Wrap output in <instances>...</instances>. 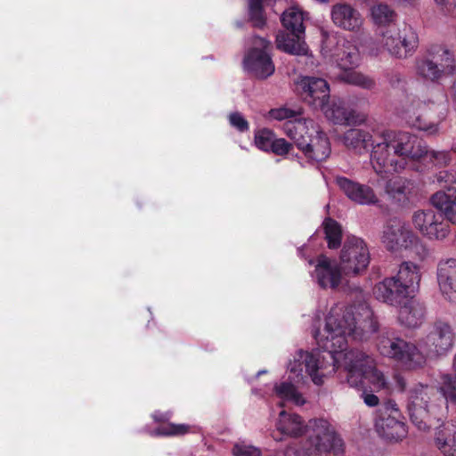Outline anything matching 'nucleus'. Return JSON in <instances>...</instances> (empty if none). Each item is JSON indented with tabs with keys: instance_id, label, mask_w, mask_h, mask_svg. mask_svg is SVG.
<instances>
[{
	"instance_id": "obj_34",
	"label": "nucleus",
	"mask_w": 456,
	"mask_h": 456,
	"mask_svg": "<svg viewBox=\"0 0 456 456\" xmlns=\"http://www.w3.org/2000/svg\"><path fill=\"white\" fill-rule=\"evenodd\" d=\"M385 191L390 198L401 201L411 192V182L401 176L393 177L387 182Z\"/></svg>"
},
{
	"instance_id": "obj_41",
	"label": "nucleus",
	"mask_w": 456,
	"mask_h": 456,
	"mask_svg": "<svg viewBox=\"0 0 456 456\" xmlns=\"http://www.w3.org/2000/svg\"><path fill=\"white\" fill-rule=\"evenodd\" d=\"M301 114V110L297 109H289L287 107H281L277 109H272L268 113V118L272 120L282 121L285 119H289L288 121H292L290 118L299 116ZM294 119L293 121H295Z\"/></svg>"
},
{
	"instance_id": "obj_48",
	"label": "nucleus",
	"mask_w": 456,
	"mask_h": 456,
	"mask_svg": "<svg viewBox=\"0 0 456 456\" xmlns=\"http://www.w3.org/2000/svg\"><path fill=\"white\" fill-rule=\"evenodd\" d=\"M447 175H448L447 173L440 172L439 175H437V181L438 182H443L444 180L445 182H447L448 181L446 179Z\"/></svg>"
},
{
	"instance_id": "obj_16",
	"label": "nucleus",
	"mask_w": 456,
	"mask_h": 456,
	"mask_svg": "<svg viewBox=\"0 0 456 456\" xmlns=\"http://www.w3.org/2000/svg\"><path fill=\"white\" fill-rule=\"evenodd\" d=\"M429 114L426 102L413 100L403 106L401 115L410 126L434 134L438 132V122L431 120Z\"/></svg>"
},
{
	"instance_id": "obj_20",
	"label": "nucleus",
	"mask_w": 456,
	"mask_h": 456,
	"mask_svg": "<svg viewBox=\"0 0 456 456\" xmlns=\"http://www.w3.org/2000/svg\"><path fill=\"white\" fill-rule=\"evenodd\" d=\"M436 279L444 299L456 305V258H446L438 262Z\"/></svg>"
},
{
	"instance_id": "obj_32",
	"label": "nucleus",
	"mask_w": 456,
	"mask_h": 456,
	"mask_svg": "<svg viewBox=\"0 0 456 456\" xmlns=\"http://www.w3.org/2000/svg\"><path fill=\"white\" fill-rule=\"evenodd\" d=\"M304 15L297 6H292L283 12L281 23L294 34H305Z\"/></svg>"
},
{
	"instance_id": "obj_17",
	"label": "nucleus",
	"mask_w": 456,
	"mask_h": 456,
	"mask_svg": "<svg viewBox=\"0 0 456 456\" xmlns=\"http://www.w3.org/2000/svg\"><path fill=\"white\" fill-rule=\"evenodd\" d=\"M312 277L320 287L332 289L338 288L346 278L340 264L324 255L317 257Z\"/></svg>"
},
{
	"instance_id": "obj_11",
	"label": "nucleus",
	"mask_w": 456,
	"mask_h": 456,
	"mask_svg": "<svg viewBox=\"0 0 456 456\" xmlns=\"http://www.w3.org/2000/svg\"><path fill=\"white\" fill-rule=\"evenodd\" d=\"M418 76L431 82H437L444 76L456 72L454 53L444 45H432L426 53L416 59Z\"/></svg>"
},
{
	"instance_id": "obj_37",
	"label": "nucleus",
	"mask_w": 456,
	"mask_h": 456,
	"mask_svg": "<svg viewBox=\"0 0 456 456\" xmlns=\"http://www.w3.org/2000/svg\"><path fill=\"white\" fill-rule=\"evenodd\" d=\"M440 392L448 403L456 404V376L444 375Z\"/></svg>"
},
{
	"instance_id": "obj_5",
	"label": "nucleus",
	"mask_w": 456,
	"mask_h": 456,
	"mask_svg": "<svg viewBox=\"0 0 456 456\" xmlns=\"http://www.w3.org/2000/svg\"><path fill=\"white\" fill-rule=\"evenodd\" d=\"M283 130L307 159L319 162L330 156L331 149L329 138L314 120L298 118L287 121Z\"/></svg>"
},
{
	"instance_id": "obj_40",
	"label": "nucleus",
	"mask_w": 456,
	"mask_h": 456,
	"mask_svg": "<svg viewBox=\"0 0 456 456\" xmlns=\"http://www.w3.org/2000/svg\"><path fill=\"white\" fill-rule=\"evenodd\" d=\"M190 426L185 424H173L168 423L163 425L151 432L152 436H180L188 433Z\"/></svg>"
},
{
	"instance_id": "obj_21",
	"label": "nucleus",
	"mask_w": 456,
	"mask_h": 456,
	"mask_svg": "<svg viewBox=\"0 0 456 456\" xmlns=\"http://www.w3.org/2000/svg\"><path fill=\"white\" fill-rule=\"evenodd\" d=\"M336 183L346 196L356 204L370 206L376 205L379 201L373 189L366 184L343 176L337 177Z\"/></svg>"
},
{
	"instance_id": "obj_3",
	"label": "nucleus",
	"mask_w": 456,
	"mask_h": 456,
	"mask_svg": "<svg viewBox=\"0 0 456 456\" xmlns=\"http://www.w3.org/2000/svg\"><path fill=\"white\" fill-rule=\"evenodd\" d=\"M387 144L394 151L388 158L384 146L376 154L377 164L384 167L385 163L394 167L393 173H399L406 168L409 162L422 164L425 168L443 167L450 164L452 155L447 151H428L424 142L417 136L406 132L387 134ZM387 147V145H385Z\"/></svg>"
},
{
	"instance_id": "obj_50",
	"label": "nucleus",
	"mask_w": 456,
	"mask_h": 456,
	"mask_svg": "<svg viewBox=\"0 0 456 456\" xmlns=\"http://www.w3.org/2000/svg\"><path fill=\"white\" fill-rule=\"evenodd\" d=\"M452 367H453L454 370L456 371V354H454V357H453Z\"/></svg>"
},
{
	"instance_id": "obj_25",
	"label": "nucleus",
	"mask_w": 456,
	"mask_h": 456,
	"mask_svg": "<svg viewBox=\"0 0 456 456\" xmlns=\"http://www.w3.org/2000/svg\"><path fill=\"white\" fill-rule=\"evenodd\" d=\"M434 444L444 456H456V421L444 422L435 429Z\"/></svg>"
},
{
	"instance_id": "obj_12",
	"label": "nucleus",
	"mask_w": 456,
	"mask_h": 456,
	"mask_svg": "<svg viewBox=\"0 0 456 456\" xmlns=\"http://www.w3.org/2000/svg\"><path fill=\"white\" fill-rule=\"evenodd\" d=\"M370 261L365 241L356 236H347L339 255V264L346 277H357L365 273Z\"/></svg>"
},
{
	"instance_id": "obj_13",
	"label": "nucleus",
	"mask_w": 456,
	"mask_h": 456,
	"mask_svg": "<svg viewBox=\"0 0 456 456\" xmlns=\"http://www.w3.org/2000/svg\"><path fill=\"white\" fill-rule=\"evenodd\" d=\"M248 50L243 59L244 69L257 78L265 79L273 74L275 68L267 49L270 43L263 37L248 39Z\"/></svg>"
},
{
	"instance_id": "obj_52",
	"label": "nucleus",
	"mask_w": 456,
	"mask_h": 456,
	"mask_svg": "<svg viewBox=\"0 0 456 456\" xmlns=\"http://www.w3.org/2000/svg\"><path fill=\"white\" fill-rule=\"evenodd\" d=\"M265 372H266L265 370H260V371L257 372V376H259V375H261L263 373H265Z\"/></svg>"
},
{
	"instance_id": "obj_35",
	"label": "nucleus",
	"mask_w": 456,
	"mask_h": 456,
	"mask_svg": "<svg viewBox=\"0 0 456 456\" xmlns=\"http://www.w3.org/2000/svg\"><path fill=\"white\" fill-rule=\"evenodd\" d=\"M325 237L330 248H337L341 244L342 230L338 222L326 219L323 223Z\"/></svg>"
},
{
	"instance_id": "obj_44",
	"label": "nucleus",
	"mask_w": 456,
	"mask_h": 456,
	"mask_svg": "<svg viewBox=\"0 0 456 456\" xmlns=\"http://www.w3.org/2000/svg\"><path fill=\"white\" fill-rule=\"evenodd\" d=\"M291 148L292 144L288 142L285 139L275 137L270 151L276 155L283 156L288 154Z\"/></svg>"
},
{
	"instance_id": "obj_18",
	"label": "nucleus",
	"mask_w": 456,
	"mask_h": 456,
	"mask_svg": "<svg viewBox=\"0 0 456 456\" xmlns=\"http://www.w3.org/2000/svg\"><path fill=\"white\" fill-rule=\"evenodd\" d=\"M303 99L315 109H322L329 102L330 86L323 78L303 77L297 82Z\"/></svg>"
},
{
	"instance_id": "obj_33",
	"label": "nucleus",
	"mask_w": 456,
	"mask_h": 456,
	"mask_svg": "<svg viewBox=\"0 0 456 456\" xmlns=\"http://www.w3.org/2000/svg\"><path fill=\"white\" fill-rule=\"evenodd\" d=\"M370 18L378 27H388L396 20L395 12L386 4H378L370 8Z\"/></svg>"
},
{
	"instance_id": "obj_1",
	"label": "nucleus",
	"mask_w": 456,
	"mask_h": 456,
	"mask_svg": "<svg viewBox=\"0 0 456 456\" xmlns=\"http://www.w3.org/2000/svg\"><path fill=\"white\" fill-rule=\"evenodd\" d=\"M364 322H358L352 306L337 304L328 313L324 326L314 332L320 350H298L289 360L287 371L293 375L297 382L303 381V368L312 382L316 386L324 384L326 379L338 370H345L344 354L347 353L349 339L362 340L365 333L375 332L377 322L372 319V312L365 308Z\"/></svg>"
},
{
	"instance_id": "obj_24",
	"label": "nucleus",
	"mask_w": 456,
	"mask_h": 456,
	"mask_svg": "<svg viewBox=\"0 0 456 456\" xmlns=\"http://www.w3.org/2000/svg\"><path fill=\"white\" fill-rule=\"evenodd\" d=\"M414 232L403 223L393 222L384 227L381 240L387 249L398 251L404 249Z\"/></svg>"
},
{
	"instance_id": "obj_31",
	"label": "nucleus",
	"mask_w": 456,
	"mask_h": 456,
	"mask_svg": "<svg viewBox=\"0 0 456 456\" xmlns=\"http://www.w3.org/2000/svg\"><path fill=\"white\" fill-rule=\"evenodd\" d=\"M293 375L289 373V379L290 381L285 380L275 383L271 394L272 397H275L281 401L280 405L282 406L283 403H291L296 405H303L305 403L302 394L297 389L292 380L297 382Z\"/></svg>"
},
{
	"instance_id": "obj_15",
	"label": "nucleus",
	"mask_w": 456,
	"mask_h": 456,
	"mask_svg": "<svg viewBox=\"0 0 456 456\" xmlns=\"http://www.w3.org/2000/svg\"><path fill=\"white\" fill-rule=\"evenodd\" d=\"M411 222L414 228L431 241H443L451 232L450 225L433 209L415 211Z\"/></svg>"
},
{
	"instance_id": "obj_6",
	"label": "nucleus",
	"mask_w": 456,
	"mask_h": 456,
	"mask_svg": "<svg viewBox=\"0 0 456 456\" xmlns=\"http://www.w3.org/2000/svg\"><path fill=\"white\" fill-rule=\"evenodd\" d=\"M406 379L401 374L394 376V389L406 393L405 405L411 421L420 431H427L430 426L431 418H436L437 407L430 404L434 389L421 383L412 385L406 389Z\"/></svg>"
},
{
	"instance_id": "obj_4",
	"label": "nucleus",
	"mask_w": 456,
	"mask_h": 456,
	"mask_svg": "<svg viewBox=\"0 0 456 456\" xmlns=\"http://www.w3.org/2000/svg\"><path fill=\"white\" fill-rule=\"evenodd\" d=\"M403 132L387 130V129H375V128H351L346 130L340 137L339 140L343 145L350 151L357 154H363L370 149V164L375 173L380 176H386L393 173L394 167H390L385 163L382 165L377 164L376 154L381 150L382 146L385 149L388 158L394 151L392 148L387 144V134H402Z\"/></svg>"
},
{
	"instance_id": "obj_54",
	"label": "nucleus",
	"mask_w": 456,
	"mask_h": 456,
	"mask_svg": "<svg viewBox=\"0 0 456 456\" xmlns=\"http://www.w3.org/2000/svg\"><path fill=\"white\" fill-rule=\"evenodd\" d=\"M455 149H456V143H455Z\"/></svg>"
},
{
	"instance_id": "obj_51",
	"label": "nucleus",
	"mask_w": 456,
	"mask_h": 456,
	"mask_svg": "<svg viewBox=\"0 0 456 456\" xmlns=\"http://www.w3.org/2000/svg\"><path fill=\"white\" fill-rule=\"evenodd\" d=\"M416 170L419 172H423L424 168L418 167H416Z\"/></svg>"
},
{
	"instance_id": "obj_42",
	"label": "nucleus",
	"mask_w": 456,
	"mask_h": 456,
	"mask_svg": "<svg viewBox=\"0 0 456 456\" xmlns=\"http://www.w3.org/2000/svg\"><path fill=\"white\" fill-rule=\"evenodd\" d=\"M234 456H261V450L256 446L245 444H237L232 448Z\"/></svg>"
},
{
	"instance_id": "obj_29",
	"label": "nucleus",
	"mask_w": 456,
	"mask_h": 456,
	"mask_svg": "<svg viewBox=\"0 0 456 456\" xmlns=\"http://www.w3.org/2000/svg\"><path fill=\"white\" fill-rule=\"evenodd\" d=\"M431 203L449 222L456 224V187L451 186L436 192L431 197Z\"/></svg>"
},
{
	"instance_id": "obj_9",
	"label": "nucleus",
	"mask_w": 456,
	"mask_h": 456,
	"mask_svg": "<svg viewBox=\"0 0 456 456\" xmlns=\"http://www.w3.org/2000/svg\"><path fill=\"white\" fill-rule=\"evenodd\" d=\"M309 447L305 451H299L305 456H328L333 452L335 456L344 453V443L337 433L335 427L327 419H313L308 421Z\"/></svg>"
},
{
	"instance_id": "obj_2",
	"label": "nucleus",
	"mask_w": 456,
	"mask_h": 456,
	"mask_svg": "<svg viewBox=\"0 0 456 456\" xmlns=\"http://www.w3.org/2000/svg\"><path fill=\"white\" fill-rule=\"evenodd\" d=\"M455 340L452 325L437 321L418 342L407 341L388 330H382L377 337L376 346L382 356L396 362L404 370H414L424 367L429 358L447 354Z\"/></svg>"
},
{
	"instance_id": "obj_45",
	"label": "nucleus",
	"mask_w": 456,
	"mask_h": 456,
	"mask_svg": "<svg viewBox=\"0 0 456 456\" xmlns=\"http://www.w3.org/2000/svg\"><path fill=\"white\" fill-rule=\"evenodd\" d=\"M362 398L364 403L369 407H375L379 403V397L371 393L363 392L362 394Z\"/></svg>"
},
{
	"instance_id": "obj_14",
	"label": "nucleus",
	"mask_w": 456,
	"mask_h": 456,
	"mask_svg": "<svg viewBox=\"0 0 456 456\" xmlns=\"http://www.w3.org/2000/svg\"><path fill=\"white\" fill-rule=\"evenodd\" d=\"M375 428L379 435L387 440L399 441L407 436L408 430L401 411L395 401L388 400L380 410Z\"/></svg>"
},
{
	"instance_id": "obj_38",
	"label": "nucleus",
	"mask_w": 456,
	"mask_h": 456,
	"mask_svg": "<svg viewBox=\"0 0 456 456\" xmlns=\"http://www.w3.org/2000/svg\"><path fill=\"white\" fill-rule=\"evenodd\" d=\"M274 134L269 129H261L255 133L254 142L257 149L263 151H270L273 141Z\"/></svg>"
},
{
	"instance_id": "obj_19",
	"label": "nucleus",
	"mask_w": 456,
	"mask_h": 456,
	"mask_svg": "<svg viewBox=\"0 0 456 456\" xmlns=\"http://www.w3.org/2000/svg\"><path fill=\"white\" fill-rule=\"evenodd\" d=\"M330 18L336 27L346 31L359 32L364 24L362 13L347 3L334 4L330 11Z\"/></svg>"
},
{
	"instance_id": "obj_26",
	"label": "nucleus",
	"mask_w": 456,
	"mask_h": 456,
	"mask_svg": "<svg viewBox=\"0 0 456 456\" xmlns=\"http://www.w3.org/2000/svg\"><path fill=\"white\" fill-rule=\"evenodd\" d=\"M403 285L402 288L406 289L411 297L418 292L422 273L419 265L411 261H403L400 264L398 271L394 275Z\"/></svg>"
},
{
	"instance_id": "obj_47",
	"label": "nucleus",
	"mask_w": 456,
	"mask_h": 456,
	"mask_svg": "<svg viewBox=\"0 0 456 456\" xmlns=\"http://www.w3.org/2000/svg\"><path fill=\"white\" fill-rule=\"evenodd\" d=\"M439 5H450L456 7V0H435Z\"/></svg>"
},
{
	"instance_id": "obj_7",
	"label": "nucleus",
	"mask_w": 456,
	"mask_h": 456,
	"mask_svg": "<svg viewBox=\"0 0 456 456\" xmlns=\"http://www.w3.org/2000/svg\"><path fill=\"white\" fill-rule=\"evenodd\" d=\"M419 45V37L416 31L408 25L402 28H387L379 34L377 41L370 40L365 46V53L372 58H379L384 53L403 59L416 51Z\"/></svg>"
},
{
	"instance_id": "obj_30",
	"label": "nucleus",
	"mask_w": 456,
	"mask_h": 456,
	"mask_svg": "<svg viewBox=\"0 0 456 456\" xmlns=\"http://www.w3.org/2000/svg\"><path fill=\"white\" fill-rule=\"evenodd\" d=\"M277 48L293 55H308L309 49L305 42V34L279 32L276 37Z\"/></svg>"
},
{
	"instance_id": "obj_23",
	"label": "nucleus",
	"mask_w": 456,
	"mask_h": 456,
	"mask_svg": "<svg viewBox=\"0 0 456 456\" xmlns=\"http://www.w3.org/2000/svg\"><path fill=\"white\" fill-rule=\"evenodd\" d=\"M321 110L328 119L338 125L360 126L367 120L366 114L348 108L341 102H334L330 106L327 102Z\"/></svg>"
},
{
	"instance_id": "obj_39",
	"label": "nucleus",
	"mask_w": 456,
	"mask_h": 456,
	"mask_svg": "<svg viewBox=\"0 0 456 456\" xmlns=\"http://www.w3.org/2000/svg\"><path fill=\"white\" fill-rule=\"evenodd\" d=\"M248 13L253 25L257 28H262L265 23L262 8V0H248Z\"/></svg>"
},
{
	"instance_id": "obj_22",
	"label": "nucleus",
	"mask_w": 456,
	"mask_h": 456,
	"mask_svg": "<svg viewBox=\"0 0 456 456\" xmlns=\"http://www.w3.org/2000/svg\"><path fill=\"white\" fill-rule=\"evenodd\" d=\"M395 276L385 278L373 289L374 297L390 305H398L411 296Z\"/></svg>"
},
{
	"instance_id": "obj_43",
	"label": "nucleus",
	"mask_w": 456,
	"mask_h": 456,
	"mask_svg": "<svg viewBox=\"0 0 456 456\" xmlns=\"http://www.w3.org/2000/svg\"><path fill=\"white\" fill-rule=\"evenodd\" d=\"M230 125L240 132L248 130V122L240 112H232L228 116Z\"/></svg>"
},
{
	"instance_id": "obj_53",
	"label": "nucleus",
	"mask_w": 456,
	"mask_h": 456,
	"mask_svg": "<svg viewBox=\"0 0 456 456\" xmlns=\"http://www.w3.org/2000/svg\"><path fill=\"white\" fill-rule=\"evenodd\" d=\"M314 262L312 259H310V260H309V264H310V265H314Z\"/></svg>"
},
{
	"instance_id": "obj_8",
	"label": "nucleus",
	"mask_w": 456,
	"mask_h": 456,
	"mask_svg": "<svg viewBox=\"0 0 456 456\" xmlns=\"http://www.w3.org/2000/svg\"><path fill=\"white\" fill-rule=\"evenodd\" d=\"M323 55L334 61L337 66L344 72L338 76L340 80L364 89H371L375 81L370 77L353 70L361 63V53L357 46L351 41L342 39L337 43L333 53H330L326 46L322 48Z\"/></svg>"
},
{
	"instance_id": "obj_10",
	"label": "nucleus",
	"mask_w": 456,
	"mask_h": 456,
	"mask_svg": "<svg viewBox=\"0 0 456 456\" xmlns=\"http://www.w3.org/2000/svg\"><path fill=\"white\" fill-rule=\"evenodd\" d=\"M345 371L350 387H357L367 379L377 390L389 389V383L384 373L379 370L374 360L359 350H349L344 354Z\"/></svg>"
},
{
	"instance_id": "obj_28",
	"label": "nucleus",
	"mask_w": 456,
	"mask_h": 456,
	"mask_svg": "<svg viewBox=\"0 0 456 456\" xmlns=\"http://www.w3.org/2000/svg\"><path fill=\"white\" fill-rule=\"evenodd\" d=\"M398 322L409 329L419 328L425 320V308L417 300L411 297L398 310Z\"/></svg>"
},
{
	"instance_id": "obj_36",
	"label": "nucleus",
	"mask_w": 456,
	"mask_h": 456,
	"mask_svg": "<svg viewBox=\"0 0 456 456\" xmlns=\"http://www.w3.org/2000/svg\"><path fill=\"white\" fill-rule=\"evenodd\" d=\"M410 242L407 244L404 249L409 250L419 260L424 261L429 255V250L426 244L419 239L415 233L411 235Z\"/></svg>"
},
{
	"instance_id": "obj_46",
	"label": "nucleus",
	"mask_w": 456,
	"mask_h": 456,
	"mask_svg": "<svg viewBox=\"0 0 456 456\" xmlns=\"http://www.w3.org/2000/svg\"><path fill=\"white\" fill-rule=\"evenodd\" d=\"M153 418L156 421H164L167 419L170 418V414L169 413H160L159 411H156L153 413Z\"/></svg>"
},
{
	"instance_id": "obj_27",
	"label": "nucleus",
	"mask_w": 456,
	"mask_h": 456,
	"mask_svg": "<svg viewBox=\"0 0 456 456\" xmlns=\"http://www.w3.org/2000/svg\"><path fill=\"white\" fill-rule=\"evenodd\" d=\"M275 427L277 431L284 436L298 437L306 434L308 422L305 423L302 417L296 413L281 411L279 413Z\"/></svg>"
},
{
	"instance_id": "obj_49",
	"label": "nucleus",
	"mask_w": 456,
	"mask_h": 456,
	"mask_svg": "<svg viewBox=\"0 0 456 456\" xmlns=\"http://www.w3.org/2000/svg\"><path fill=\"white\" fill-rule=\"evenodd\" d=\"M452 94H453V99H454V101H456V82L454 83L453 87H452Z\"/></svg>"
}]
</instances>
